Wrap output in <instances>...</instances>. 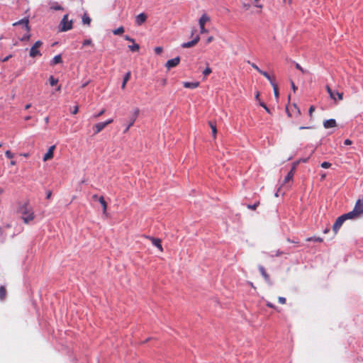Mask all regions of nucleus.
Instances as JSON below:
<instances>
[{
	"label": "nucleus",
	"mask_w": 363,
	"mask_h": 363,
	"mask_svg": "<svg viewBox=\"0 0 363 363\" xmlns=\"http://www.w3.org/2000/svg\"><path fill=\"white\" fill-rule=\"evenodd\" d=\"M17 212L21 215V218L26 224H28L35 218L34 212L29 201L19 203Z\"/></svg>",
	"instance_id": "nucleus-1"
},
{
	"label": "nucleus",
	"mask_w": 363,
	"mask_h": 363,
	"mask_svg": "<svg viewBox=\"0 0 363 363\" xmlns=\"http://www.w3.org/2000/svg\"><path fill=\"white\" fill-rule=\"evenodd\" d=\"M13 26H21L22 27V29L23 31L26 32V33L21 38V41H25L29 40L30 35L29 34L30 32V27H29V20L28 18H24L17 22H15L13 23Z\"/></svg>",
	"instance_id": "nucleus-2"
},
{
	"label": "nucleus",
	"mask_w": 363,
	"mask_h": 363,
	"mask_svg": "<svg viewBox=\"0 0 363 363\" xmlns=\"http://www.w3.org/2000/svg\"><path fill=\"white\" fill-rule=\"evenodd\" d=\"M72 21L68 20V14L63 16L60 23V30L62 32L69 30L72 28Z\"/></svg>",
	"instance_id": "nucleus-3"
},
{
	"label": "nucleus",
	"mask_w": 363,
	"mask_h": 363,
	"mask_svg": "<svg viewBox=\"0 0 363 363\" xmlns=\"http://www.w3.org/2000/svg\"><path fill=\"white\" fill-rule=\"evenodd\" d=\"M43 45V42L40 40H38L35 43V44L31 47L30 50L29 55L31 57H35L36 56H41L42 54L39 50V48H40Z\"/></svg>",
	"instance_id": "nucleus-4"
},
{
	"label": "nucleus",
	"mask_w": 363,
	"mask_h": 363,
	"mask_svg": "<svg viewBox=\"0 0 363 363\" xmlns=\"http://www.w3.org/2000/svg\"><path fill=\"white\" fill-rule=\"evenodd\" d=\"M210 21V17L207 14H203L199 20L201 33H207L208 31L205 28V24Z\"/></svg>",
	"instance_id": "nucleus-5"
},
{
	"label": "nucleus",
	"mask_w": 363,
	"mask_h": 363,
	"mask_svg": "<svg viewBox=\"0 0 363 363\" xmlns=\"http://www.w3.org/2000/svg\"><path fill=\"white\" fill-rule=\"evenodd\" d=\"M113 120L112 118L107 120L105 122H101L95 124L93 127L94 134L99 133L103 130L108 125L112 123Z\"/></svg>",
	"instance_id": "nucleus-6"
},
{
	"label": "nucleus",
	"mask_w": 363,
	"mask_h": 363,
	"mask_svg": "<svg viewBox=\"0 0 363 363\" xmlns=\"http://www.w3.org/2000/svg\"><path fill=\"white\" fill-rule=\"evenodd\" d=\"M139 113H140L139 108H136L134 110L133 113H132V116L129 120V123L126 125V127L123 131L124 133H126L128 131V130L130 129V128L133 125L134 123L135 122V121L139 115Z\"/></svg>",
	"instance_id": "nucleus-7"
},
{
	"label": "nucleus",
	"mask_w": 363,
	"mask_h": 363,
	"mask_svg": "<svg viewBox=\"0 0 363 363\" xmlns=\"http://www.w3.org/2000/svg\"><path fill=\"white\" fill-rule=\"evenodd\" d=\"M362 213L361 212L360 209L357 208V203H355L353 211H352L347 213H345L342 216L345 220H347V219L356 218Z\"/></svg>",
	"instance_id": "nucleus-8"
},
{
	"label": "nucleus",
	"mask_w": 363,
	"mask_h": 363,
	"mask_svg": "<svg viewBox=\"0 0 363 363\" xmlns=\"http://www.w3.org/2000/svg\"><path fill=\"white\" fill-rule=\"evenodd\" d=\"M345 220H346L345 219L342 215L337 218L333 226V230L334 231L335 235L337 233L338 230L340 228V227Z\"/></svg>",
	"instance_id": "nucleus-9"
},
{
	"label": "nucleus",
	"mask_w": 363,
	"mask_h": 363,
	"mask_svg": "<svg viewBox=\"0 0 363 363\" xmlns=\"http://www.w3.org/2000/svg\"><path fill=\"white\" fill-rule=\"evenodd\" d=\"M326 90H327L328 93L329 94L330 98L333 99V100H335V101L336 100L335 95L337 96L339 100H342L343 93H340L338 91L335 93L329 86H326Z\"/></svg>",
	"instance_id": "nucleus-10"
},
{
	"label": "nucleus",
	"mask_w": 363,
	"mask_h": 363,
	"mask_svg": "<svg viewBox=\"0 0 363 363\" xmlns=\"http://www.w3.org/2000/svg\"><path fill=\"white\" fill-rule=\"evenodd\" d=\"M179 62H180L179 57H177L173 59L167 60L165 66L168 69H169L171 68L177 67L179 64Z\"/></svg>",
	"instance_id": "nucleus-11"
},
{
	"label": "nucleus",
	"mask_w": 363,
	"mask_h": 363,
	"mask_svg": "<svg viewBox=\"0 0 363 363\" xmlns=\"http://www.w3.org/2000/svg\"><path fill=\"white\" fill-rule=\"evenodd\" d=\"M146 238L149 239L152 242V245L157 247L160 252H163L162 240L160 238H155L150 236H146Z\"/></svg>",
	"instance_id": "nucleus-12"
},
{
	"label": "nucleus",
	"mask_w": 363,
	"mask_h": 363,
	"mask_svg": "<svg viewBox=\"0 0 363 363\" xmlns=\"http://www.w3.org/2000/svg\"><path fill=\"white\" fill-rule=\"evenodd\" d=\"M55 150V145L50 146L48 152L45 154L43 157V161H48L49 160H51L53 157Z\"/></svg>",
	"instance_id": "nucleus-13"
},
{
	"label": "nucleus",
	"mask_w": 363,
	"mask_h": 363,
	"mask_svg": "<svg viewBox=\"0 0 363 363\" xmlns=\"http://www.w3.org/2000/svg\"><path fill=\"white\" fill-rule=\"evenodd\" d=\"M295 169H296V167L293 166L291 169L288 172L287 175L286 176V177L284 178V184H286L289 182L292 181L293 177L294 176V173H295Z\"/></svg>",
	"instance_id": "nucleus-14"
},
{
	"label": "nucleus",
	"mask_w": 363,
	"mask_h": 363,
	"mask_svg": "<svg viewBox=\"0 0 363 363\" xmlns=\"http://www.w3.org/2000/svg\"><path fill=\"white\" fill-rule=\"evenodd\" d=\"M199 40H200V38L199 35H197L193 40L187 42V43H184L182 45V47L183 48H191V47L194 46L195 45H196L197 43L199 41Z\"/></svg>",
	"instance_id": "nucleus-15"
},
{
	"label": "nucleus",
	"mask_w": 363,
	"mask_h": 363,
	"mask_svg": "<svg viewBox=\"0 0 363 363\" xmlns=\"http://www.w3.org/2000/svg\"><path fill=\"white\" fill-rule=\"evenodd\" d=\"M146 19H147V16L145 13H142L136 16L135 23L138 26H140L143 23L145 22Z\"/></svg>",
	"instance_id": "nucleus-16"
},
{
	"label": "nucleus",
	"mask_w": 363,
	"mask_h": 363,
	"mask_svg": "<svg viewBox=\"0 0 363 363\" xmlns=\"http://www.w3.org/2000/svg\"><path fill=\"white\" fill-rule=\"evenodd\" d=\"M336 125L337 123L335 119H328L323 122V126L325 128H334Z\"/></svg>",
	"instance_id": "nucleus-17"
},
{
	"label": "nucleus",
	"mask_w": 363,
	"mask_h": 363,
	"mask_svg": "<svg viewBox=\"0 0 363 363\" xmlns=\"http://www.w3.org/2000/svg\"><path fill=\"white\" fill-rule=\"evenodd\" d=\"M184 87L186 89H196L199 86V82H183Z\"/></svg>",
	"instance_id": "nucleus-18"
},
{
	"label": "nucleus",
	"mask_w": 363,
	"mask_h": 363,
	"mask_svg": "<svg viewBox=\"0 0 363 363\" xmlns=\"http://www.w3.org/2000/svg\"><path fill=\"white\" fill-rule=\"evenodd\" d=\"M259 271L261 273V274L262 275V277H264V279H265V281L269 282V279H270L269 276L267 273L264 267L263 266H259Z\"/></svg>",
	"instance_id": "nucleus-19"
},
{
	"label": "nucleus",
	"mask_w": 363,
	"mask_h": 363,
	"mask_svg": "<svg viewBox=\"0 0 363 363\" xmlns=\"http://www.w3.org/2000/svg\"><path fill=\"white\" fill-rule=\"evenodd\" d=\"M130 76H131L130 72H128L125 74V75L124 76L123 80V83H122V85H121V89L123 90H124L125 89L126 84L129 81V79L130 78Z\"/></svg>",
	"instance_id": "nucleus-20"
},
{
	"label": "nucleus",
	"mask_w": 363,
	"mask_h": 363,
	"mask_svg": "<svg viewBox=\"0 0 363 363\" xmlns=\"http://www.w3.org/2000/svg\"><path fill=\"white\" fill-rule=\"evenodd\" d=\"M99 203H101L102 208H103V212L104 213H106V211H107V203L106 201H105L104 196H100L99 198Z\"/></svg>",
	"instance_id": "nucleus-21"
},
{
	"label": "nucleus",
	"mask_w": 363,
	"mask_h": 363,
	"mask_svg": "<svg viewBox=\"0 0 363 363\" xmlns=\"http://www.w3.org/2000/svg\"><path fill=\"white\" fill-rule=\"evenodd\" d=\"M260 74L269 81L271 85H272V83L273 84L275 83L274 78L271 77L267 72L262 71V72H260Z\"/></svg>",
	"instance_id": "nucleus-22"
},
{
	"label": "nucleus",
	"mask_w": 363,
	"mask_h": 363,
	"mask_svg": "<svg viewBox=\"0 0 363 363\" xmlns=\"http://www.w3.org/2000/svg\"><path fill=\"white\" fill-rule=\"evenodd\" d=\"M208 124H209V126L211 127V130H212V135H213V137L214 138H216V134H217V128H216V125L215 123H213L212 121H209L208 122Z\"/></svg>",
	"instance_id": "nucleus-23"
},
{
	"label": "nucleus",
	"mask_w": 363,
	"mask_h": 363,
	"mask_svg": "<svg viewBox=\"0 0 363 363\" xmlns=\"http://www.w3.org/2000/svg\"><path fill=\"white\" fill-rule=\"evenodd\" d=\"M91 21V18L86 13H84L82 16V23L84 24H86L89 26L90 24Z\"/></svg>",
	"instance_id": "nucleus-24"
},
{
	"label": "nucleus",
	"mask_w": 363,
	"mask_h": 363,
	"mask_svg": "<svg viewBox=\"0 0 363 363\" xmlns=\"http://www.w3.org/2000/svg\"><path fill=\"white\" fill-rule=\"evenodd\" d=\"M62 62V57L60 55H57L54 57L52 61V65H55Z\"/></svg>",
	"instance_id": "nucleus-25"
},
{
	"label": "nucleus",
	"mask_w": 363,
	"mask_h": 363,
	"mask_svg": "<svg viewBox=\"0 0 363 363\" xmlns=\"http://www.w3.org/2000/svg\"><path fill=\"white\" fill-rule=\"evenodd\" d=\"M50 9L54 10V11H61V10H63L64 9L62 6L59 5L58 3L55 2L50 6Z\"/></svg>",
	"instance_id": "nucleus-26"
},
{
	"label": "nucleus",
	"mask_w": 363,
	"mask_h": 363,
	"mask_svg": "<svg viewBox=\"0 0 363 363\" xmlns=\"http://www.w3.org/2000/svg\"><path fill=\"white\" fill-rule=\"evenodd\" d=\"M6 295V291L4 286H0V300H4Z\"/></svg>",
	"instance_id": "nucleus-27"
},
{
	"label": "nucleus",
	"mask_w": 363,
	"mask_h": 363,
	"mask_svg": "<svg viewBox=\"0 0 363 363\" xmlns=\"http://www.w3.org/2000/svg\"><path fill=\"white\" fill-rule=\"evenodd\" d=\"M128 48H129L131 51H133V52H137V51H138V50H139V49H140V46H139V45H138V44L135 43V42H134V43H133V45H128Z\"/></svg>",
	"instance_id": "nucleus-28"
},
{
	"label": "nucleus",
	"mask_w": 363,
	"mask_h": 363,
	"mask_svg": "<svg viewBox=\"0 0 363 363\" xmlns=\"http://www.w3.org/2000/svg\"><path fill=\"white\" fill-rule=\"evenodd\" d=\"M306 241H308V242L315 241V242H322L323 241V238H321L320 237H311V238H306Z\"/></svg>",
	"instance_id": "nucleus-29"
},
{
	"label": "nucleus",
	"mask_w": 363,
	"mask_h": 363,
	"mask_svg": "<svg viewBox=\"0 0 363 363\" xmlns=\"http://www.w3.org/2000/svg\"><path fill=\"white\" fill-rule=\"evenodd\" d=\"M124 33V28L123 26H120L117 29L113 30V33L114 35H121Z\"/></svg>",
	"instance_id": "nucleus-30"
},
{
	"label": "nucleus",
	"mask_w": 363,
	"mask_h": 363,
	"mask_svg": "<svg viewBox=\"0 0 363 363\" xmlns=\"http://www.w3.org/2000/svg\"><path fill=\"white\" fill-rule=\"evenodd\" d=\"M356 203H357V208L360 209L361 212L363 213V198L362 199L357 200Z\"/></svg>",
	"instance_id": "nucleus-31"
},
{
	"label": "nucleus",
	"mask_w": 363,
	"mask_h": 363,
	"mask_svg": "<svg viewBox=\"0 0 363 363\" xmlns=\"http://www.w3.org/2000/svg\"><path fill=\"white\" fill-rule=\"evenodd\" d=\"M272 87H273V90H274V96L277 99L279 98V88H278V86L276 83L273 84L272 83Z\"/></svg>",
	"instance_id": "nucleus-32"
},
{
	"label": "nucleus",
	"mask_w": 363,
	"mask_h": 363,
	"mask_svg": "<svg viewBox=\"0 0 363 363\" xmlns=\"http://www.w3.org/2000/svg\"><path fill=\"white\" fill-rule=\"evenodd\" d=\"M49 80L51 86H55L58 82V79L54 78L53 76H50Z\"/></svg>",
	"instance_id": "nucleus-33"
},
{
	"label": "nucleus",
	"mask_w": 363,
	"mask_h": 363,
	"mask_svg": "<svg viewBox=\"0 0 363 363\" xmlns=\"http://www.w3.org/2000/svg\"><path fill=\"white\" fill-rule=\"evenodd\" d=\"M259 202H257L256 203L253 204V205H251V204H248L247 206V208L250 209V210H252V211H255L256 210L257 207L259 206Z\"/></svg>",
	"instance_id": "nucleus-34"
},
{
	"label": "nucleus",
	"mask_w": 363,
	"mask_h": 363,
	"mask_svg": "<svg viewBox=\"0 0 363 363\" xmlns=\"http://www.w3.org/2000/svg\"><path fill=\"white\" fill-rule=\"evenodd\" d=\"M212 72L211 69L209 67H207L203 72L204 77H207Z\"/></svg>",
	"instance_id": "nucleus-35"
},
{
	"label": "nucleus",
	"mask_w": 363,
	"mask_h": 363,
	"mask_svg": "<svg viewBox=\"0 0 363 363\" xmlns=\"http://www.w3.org/2000/svg\"><path fill=\"white\" fill-rule=\"evenodd\" d=\"M331 165H332L331 163H330L328 162H323L320 164L321 167H323L324 169L330 168L331 167Z\"/></svg>",
	"instance_id": "nucleus-36"
},
{
	"label": "nucleus",
	"mask_w": 363,
	"mask_h": 363,
	"mask_svg": "<svg viewBox=\"0 0 363 363\" xmlns=\"http://www.w3.org/2000/svg\"><path fill=\"white\" fill-rule=\"evenodd\" d=\"M255 69H256L259 74L260 72H262L263 70L260 69L257 65L253 62H250V61L247 62Z\"/></svg>",
	"instance_id": "nucleus-37"
},
{
	"label": "nucleus",
	"mask_w": 363,
	"mask_h": 363,
	"mask_svg": "<svg viewBox=\"0 0 363 363\" xmlns=\"http://www.w3.org/2000/svg\"><path fill=\"white\" fill-rule=\"evenodd\" d=\"M296 68L300 70L303 74L307 72V71L303 69V67L298 63H296Z\"/></svg>",
	"instance_id": "nucleus-38"
},
{
	"label": "nucleus",
	"mask_w": 363,
	"mask_h": 363,
	"mask_svg": "<svg viewBox=\"0 0 363 363\" xmlns=\"http://www.w3.org/2000/svg\"><path fill=\"white\" fill-rule=\"evenodd\" d=\"M163 48L162 47H156L155 48V52L157 55H160L162 52Z\"/></svg>",
	"instance_id": "nucleus-39"
},
{
	"label": "nucleus",
	"mask_w": 363,
	"mask_h": 363,
	"mask_svg": "<svg viewBox=\"0 0 363 363\" xmlns=\"http://www.w3.org/2000/svg\"><path fill=\"white\" fill-rule=\"evenodd\" d=\"M105 111H106V110L104 108L100 112H99L97 114L94 115L93 117L94 118H97L100 117L101 116H102L103 114H104Z\"/></svg>",
	"instance_id": "nucleus-40"
},
{
	"label": "nucleus",
	"mask_w": 363,
	"mask_h": 363,
	"mask_svg": "<svg viewBox=\"0 0 363 363\" xmlns=\"http://www.w3.org/2000/svg\"><path fill=\"white\" fill-rule=\"evenodd\" d=\"M259 105H260L262 107H263V108L266 110V111H267V113H270V111H269V109L268 108V107L266 106V104H265L264 102H262V101H259Z\"/></svg>",
	"instance_id": "nucleus-41"
},
{
	"label": "nucleus",
	"mask_w": 363,
	"mask_h": 363,
	"mask_svg": "<svg viewBox=\"0 0 363 363\" xmlns=\"http://www.w3.org/2000/svg\"><path fill=\"white\" fill-rule=\"evenodd\" d=\"M91 39H86V40H84L82 43V45L83 46H86V45H89L91 44Z\"/></svg>",
	"instance_id": "nucleus-42"
},
{
	"label": "nucleus",
	"mask_w": 363,
	"mask_h": 363,
	"mask_svg": "<svg viewBox=\"0 0 363 363\" xmlns=\"http://www.w3.org/2000/svg\"><path fill=\"white\" fill-rule=\"evenodd\" d=\"M5 155L6 156V157H8L9 159H11L13 157V154L10 150L6 151Z\"/></svg>",
	"instance_id": "nucleus-43"
},
{
	"label": "nucleus",
	"mask_w": 363,
	"mask_h": 363,
	"mask_svg": "<svg viewBox=\"0 0 363 363\" xmlns=\"http://www.w3.org/2000/svg\"><path fill=\"white\" fill-rule=\"evenodd\" d=\"M315 106H311L308 110V113L311 117H312L313 113L315 111Z\"/></svg>",
	"instance_id": "nucleus-44"
},
{
	"label": "nucleus",
	"mask_w": 363,
	"mask_h": 363,
	"mask_svg": "<svg viewBox=\"0 0 363 363\" xmlns=\"http://www.w3.org/2000/svg\"><path fill=\"white\" fill-rule=\"evenodd\" d=\"M278 301L281 304H285L286 302V299L284 297L279 296L278 298Z\"/></svg>",
	"instance_id": "nucleus-45"
},
{
	"label": "nucleus",
	"mask_w": 363,
	"mask_h": 363,
	"mask_svg": "<svg viewBox=\"0 0 363 363\" xmlns=\"http://www.w3.org/2000/svg\"><path fill=\"white\" fill-rule=\"evenodd\" d=\"M79 111V106L77 105H76L75 106H74L73 108V110L72 111V114H77Z\"/></svg>",
	"instance_id": "nucleus-46"
},
{
	"label": "nucleus",
	"mask_w": 363,
	"mask_h": 363,
	"mask_svg": "<svg viewBox=\"0 0 363 363\" xmlns=\"http://www.w3.org/2000/svg\"><path fill=\"white\" fill-rule=\"evenodd\" d=\"M352 143V142L350 139H346V140L344 141V144H345V145H350Z\"/></svg>",
	"instance_id": "nucleus-47"
},
{
	"label": "nucleus",
	"mask_w": 363,
	"mask_h": 363,
	"mask_svg": "<svg viewBox=\"0 0 363 363\" xmlns=\"http://www.w3.org/2000/svg\"><path fill=\"white\" fill-rule=\"evenodd\" d=\"M266 305L269 308H275V306L273 303H270V302H267Z\"/></svg>",
	"instance_id": "nucleus-48"
},
{
	"label": "nucleus",
	"mask_w": 363,
	"mask_h": 363,
	"mask_svg": "<svg viewBox=\"0 0 363 363\" xmlns=\"http://www.w3.org/2000/svg\"><path fill=\"white\" fill-rule=\"evenodd\" d=\"M125 39L128 41H130V42H132V43H134V39L131 38L130 36L128 35H125Z\"/></svg>",
	"instance_id": "nucleus-49"
},
{
	"label": "nucleus",
	"mask_w": 363,
	"mask_h": 363,
	"mask_svg": "<svg viewBox=\"0 0 363 363\" xmlns=\"http://www.w3.org/2000/svg\"><path fill=\"white\" fill-rule=\"evenodd\" d=\"M213 40V36H210L207 38V40H206V43H210L211 42H212Z\"/></svg>",
	"instance_id": "nucleus-50"
},
{
	"label": "nucleus",
	"mask_w": 363,
	"mask_h": 363,
	"mask_svg": "<svg viewBox=\"0 0 363 363\" xmlns=\"http://www.w3.org/2000/svg\"><path fill=\"white\" fill-rule=\"evenodd\" d=\"M11 57V55L6 56L5 58L2 60V62H6Z\"/></svg>",
	"instance_id": "nucleus-51"
},
{
	"label": "nucleus",
	"mask_w": 363,
	"mask_h": 363,
	"mask_svg": "<svg viewBox=\"0 0 363 363\" xmlns=\"http://www.w3.org/2000/svg\"><path fill=\"white\" fill-rule=\"evenodd\" d=\"M291 87H292V89H293L294 91H296V89H297V88H296V86H295V84H294V82H291Z\"/></svg>",
	"instance_id": "nucleus-52"
},
{
	"label": "nucleus",
	"mask_w": 363,
	"mask_h": 363,
	"mask_svg": "<svg viewBox=\"0 0 363 363\" xmlns=\"http://www.w3.org/2000/svg\"><path fill=\"white\" fill-rule=\"evenodd\" d=\"M99 197L96 194H94V195H93V196H92V199H93L94 200H95V201H96V200H98V201H99Z\"/></svg>",
	"instance_id": "nucleus-53"
},
{
	"label": "nucleus",
	"mask_w": 363,
	"mask_h": 363,
	"mask_svg": "<svg viewBox=\"0 0 363 363\" xmlns=\"http://www.w3.org/2000/svg\"><path fill=\"white\" fill-rule=\"evenodd\" d=\"M309 157L301 159V161L303 162H307L308 161Z\"/></svg>",
	"instance_id": "nucleus-54"
},
{
	"label": "nucleus",
	"mask_w": 363,
	"mask_h": 363,
	"mask_svg": "<svg viewBox=\"0 0 363 363\" xmlns=\"http://www.w3.org/2000/svg\"><path fill=\"white\" fill-rule=\"evenodd\" d=\"M21 156H23L25 157H29V153H22L21 154Z\"/></svg>",
	"instance_id": "nucleus-55"
},
{
	"label": "nucleus",
	"mask_w": 363,
	"mask_h": 363,
	"mask_svg": "<svg viewBox=\"0 0 363 363\" xmlns=\"http://www.w3.org/2000/svg\"><path fill=\"white\" fill-rule=\"evenodd\" d=\"M50 196H51V191H48V194H47L46 198L47 199H50Z\"/></svg>",
	"instance_id": "nucleus-56"
},
{
	"label": "nucleus",
	"mask_w": 363,
	"mask_h": 363,
	"mask_svg": "<svg viewBox=\"0 0 363 363\" xmlns=\"http://www.w3.org/2000/svg\"><path fill=\"white\" fill-rule=\"evenodd\" d=\"M282 254H283V252H280L279 250H278V251L277 252V253H276V256H279V255H282Z\"/></svg>",
	"instance_id": "nucleus-57"
},
{
	"label": "nucleus",
	"mask_w": 363,
	"mask_h": 363,
	"mask_svg": "<svg viewBox=\"0 0 363 363\" xmlns=\"http://www.w3.org/2000/svg\"><path fill=\"white\" fill-rule=\"evenodd\" d=\"M30 107H31V104H28L26 105V106H25V109H28V108H30Z\"/></svg>",
	"instance_id": "nucleus-58"
},
{
	"label": "nucleus",
	"mask_w": 363,
	"mask_h": 363,
	"mask_svg": "<svg viewBox=\"0 0 363 363\" xmlns=\"http://www.w3.org/2000/svg\"><path fill=\"white\" fill-rule=\"evenodd\" d=\"M259 93L257 91V94H256V95H255V99H256L257 100H259Z\"/></svg>",
	"instance_id": "nucleus-59"
},
{
	"label": "nucleus",
	"mask_w": 363,
	"mask_h": 363,
	"mask_svg": "<svg viewBox=\"0 0 363 363\" xmlns=\"http://www.w3.org/2000/svg\"><path fill=\"white\" fill-rule=\"evenodd\" d=\"M308 128H310V127H304V126H301L299 128L300 130H302V129H308Z\"/></svg>",
	"instance_id": "nucleus-60"
},
{
	"label": "nucleus",
	"mask_w": 363,
	"mask_h": 363,
	"mask_svg": "<svg viewBox=\"0 0 363 363\" xmlns=\"http://www.w3.org/2000/svg\"><path fill=\"white\" fill-rule=\"evenodd\" d=\"M30 118H31V117H30V116L25 117V120H26V121H28V120H30Z\"/></svg>",
	"instance_id": "nucleus-61"
},
{
	"label": "nucleus",
	"mask_w": 363,
	"mask_h": 363,
	"mask_svg": "<svg viewBox=\"0 0 363 363\" xmlns=\"http://www.w3.org/2000/svg\"><path fill=\"white\" fill-rule=\"evenodd\" d=\"M16 164V161H11V165H15Z\"/></svg>",
	"instance_id": "nucleus-62"
},
{
	"label": "nucleus",
	"mask_w": 363,
	"mask_h": 363,
	"mask_svg": "<svg viewBox=\"0 0 363 363\" xmlns=\"http://www.w3.org/2000/svg\"><path fill=\"white\" fill-rule=\"evenodd\" d=\"M329 229L328 228H326L325 230H324V233H328L329 232Z\"/></svg>",
	"instance_id": "nucleus-63"
},
{
	"label": "nucleus",
	"mask_w": 363,
	"mask_h": 363,
	"mask_svg": "<svg viewBox=\"0 0 363 363\" xmlns=\"http://www.w3.org/2000/svg\"><path fill=\"white\" fill-rule=\"evenodd\" d=\"M87 84H88V83H87V82H86V83H84V84H83V85L82 86V88H84V87H85Z\"/></svg>",
	"instance_id": "nucleus-64"
}]
</instances>
